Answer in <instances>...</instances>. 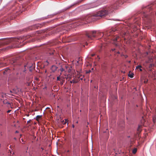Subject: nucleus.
<instances>
[{
    "instance_id": "f257e3e1",
    "label": "nucleus",
    "mask_w": 156,
    "mask_h": 156,
    "mask_svg": "<svg viewBox=\"0 0 156 156\" xmlns=\"http://www.w3.org/2000/svg\"><path fill=\"white\" fill-rule=\"evenodd\" d=\"M123 3L122 0H114L113 1L110 5H107L105 8L100 10L91 16L93 17H103L106 16L109 13L112 12L115 9H117L119 5Z\"/></svg>"
},
{
    "instance_id": "f03ea898",
    "label": "nucleus",
    "mask_w": 156,
    "mask_h": 156,
    "mask_svg": "<svg viewBox=\"0 0 156 156\" xmlns=\"http://www.w3.org/2000/svg\"><path fill=\"white\" fill-rule=\"evenodd\" d=\"M116 29L112 28L108 31L105 32L102 34L100 32L97 33V32L95 30H93L86 32V36L89 39H92L93 38L95 37L96 36L102 37L104 35H106L107 36H112L113 34V33L115 32Z\"/></svg>"
},
{
    "instance_id": "7ed1b4c3",
    "label": "nucleus",
    "mask_w": 156,
    "mask_h": 156,
    "mask_svg": "<svg viewBox=\"0 0 156 156\" xmlns=\"http://www.w3.org/2000/svg\"><path fill=\"white\" fill-rule=\"evenodd\" d=\"M108 39H111L112 40V43L116 47H119L120 49V41H121L120 37L119 36L115 35L111 37H109Z\"/></svg>"
},
{
    "instance_id": "20e7f679",
    "label": "nucleus",
    "mask_w": 156,
    "mask_h": 156,
    "mask_svg": "<svg viewBox=\"0 0 156 156\" xmlns=\"http://www.w3.org/2000/svg\"><path fill=\"white\" fill-rule=\"evenodd\" d=\"M23 59L20 58H12L10 60V63L13 66L20 65L22 62Z\"/></svg>"
},
{
    "instance_id": "39448f33",
    "label": "nucleus",
    "mask_w": 156,
    "mask_h": 156,
    "mask_svg": "<svg viewBox=\"0 0 156 156\" xmlns=\"http://www.w3.org/2000/svg\"><path fill=\"white\" fill-rule=\"evenodd\" d=\"M60 66V70L61 72H65L69 73L71 71V67L67 64H61Z\"/></svg>"
},
{
    "instance_id": "423d86ee",
    "label": "nucleus",
    "mask_w": 156,
    "mask_h": 156,
    "mask_svg": "<svg viewBox=\"0 0 156 156\" xmlns=\"http://www.w3.org/2000/svg\"><path fill=\"white\" fill-rule=\"evenodd\" d=\"M34 65L33 63L28 62L24 66L25 69L23 70V72H25L26 71V68H29L30 71H32L33 69L34 68Z\"/></svg>"
},
{
    "instance_id": "0eeeda50",
    "label": "nucleus",
    "mask_w": 156,
    "mask_h": 156,
    "mask_svg": "<svg viewBox=\"0 0 156 156\" xmlns=\"http://www.w3.org/2000/svg\"><path fill=\"white\" fill-rule=\"evenodd\" d=\"M151 7L152 5H150L145 7H142V9H144L143 10L144 16L146 18L147 16V15L145 13V11H146L147 12L148 11H150L152 9L151 8Z\"/></svg>"
},
{
    "instance_id": "6e6552de",
    "label": "nucleus",
    "mask_w": 156,
    "mask_h": 156,
    "mask_svg": "<svg viewBox=\"0 0 156 156\" xmlns=\"http://www.w3.org/2000/svg\"><path fill=\"white\" fill-rule=\"evenodd\" d=\"M9 43V41H8V39L2 40L0 41V47L4 45L7 44Z\"/></svg>"
},
{
    "instance_id": "1a4fd4ad",
    "label": "nucleus",
    "mask_w": 156,
    "mask_h": 156,
    "mask_svg": "<svg viewBox=\"0 0 156 156\" xmlns=\"http://www.w3.org/2000/svg\"><path fill=\"white\" fill-rule=\"evenodd\" d=\"M84 20L82 19H78L76 20L75 22V23L76 24V25L77 26H78L80 25H83V23H85L84 22Z\"/></svg>"
},
{
    "instance_id": "9d476101",
    "label": "nucleus",
    "mask_w": 156,
    "mask_h": 156,
    "mask_svg": "<svg viewBox=\"0 0 156 156\" xmlns=\"http://www.w3.org/2000/svg\"><path fill=\"white\" fill-rule=\"evenodd\" d=\"M39 27H40L39 24L35 25L34 26L30 27L28 28V30L29 31L33 30H35L36 29H37Z\"/></svg>"
},
{
    "instance_id": "9b49d317",
    "label": "nucleus",
    "mask_w": 156,
    "mask_h": 156,
    "mask_svg": "<svg viewBox=\"0 0 156 156\" xmlns=\"http://www.w3.org/2000/svg\"><path fill=\"white\" fill-rule=\"evenodd\" d=\"M48 53L51 55H54L55 53H56V51L53 49H50Z\"/></svg>"
},
{
    "instance_id": "f8f14e48",
    "label": "nucleus",
    "mask_w": 156,
    "mask_h": 156,
    "mask_svg": "<svg viewBox=\"0 0 156 156\" xmlns=\"http://www.w3.org/2000/svg\"><path fill=\"white\" fill-rule=\"evenodd\" d=\"M57 67L55 66H52L51 68V70L53 72H55L57 69Z\"/></svg>"
},
{
    "instance_id": "ddd939ff",
    "label": "nucleus",
    "mask_w": 156,
    "mask_h": 156,
    "mask_svg": "<svg viewBox=\"0 0 156 156\" xmlns=\"http://www.w3.org/2000/svg\"><path fill=\"white\" fill-rule=\"evenodd\" d=\"M142 126L141 125H139L138 126V128L137 129V133H140L141 131L142 130L141 129V128H142Z\"/></svg>"
},
{
    "instance_id": "4468645a",
    "label": "nucleus",
    "mask_w": 156,
    "mask_h": 156,
    "mask_svg": "<svg viewBox=\"0 0 156 156\" xmlns=\"http://www.w3.org/2000/svg\"><path fill=\"white\" fill-rule=\"evenodd\" d=\"M10 71V70L7 68L5 69V71L3 72V74H7L9 73Z\"/></svg>"
},
{
    "instance_id": "2eb2a0df",
    "label": "nucleus",
    "mask_w": 156,
    "mask_h": 156,
    "mask_svg": "<svg viewBox=\"0 0 156 156\" xmlns=\"http://www.w3.org/2000/svg\"><path fill=\"white\" fill-rule=\"evenodd\" d=\"M133 75L134 74L133 73H130V72L128 74V76L130 78H133Z\"/></svg>"
},
{
    "instance_id": "dca6fc26",
    "label": "nucleus",
    "mask_w": 156,
    "mask_h": 156,
    "mask_svg": "<svg viewBox=\"0 0 156 156\" xmlns=\"http://www.w3.org/2000/svg\"><path fill=\"white\" fill-rule=\"evenodd\" d=\"M142 66H138L136 67V69H139L140 71H142V69H141Z\"/></svg>"
},
{
    "instance_id": "f3484780",
    "label": "nucleus",
    "mask_w": 156,
    "mask_h": 156,
    "mask_svg": "<svg viewBox=\"0 0 156 156\" xmlns=\"http://www.w3.org/2000/svg\"><path fill=\"white\" fill-rule=\"evenodd\" d=\"M41 117H42L41 115H37L36 117V120L37 121H38L39 120V119Z\"/></svg>"
},
{
    "instance_id": "a211bd4d",
    "label": "nucleus",
    "mask_w": 156,
    "mask_h": 156,
    "mask_svg": "<svg viewBox=\"0 0 156 156\" xmlns=\"http://www.w3.org/2000/svg\"><path fill=\"white\" fill-rule=\"evenodd\" d=\"M65 81L64 79L62 78L60 81V84L61 85L63 84V83Z\"/></svg>"
},
{
    "instance_id": "6ab92c4d",
    "label": "nucleus",
    "mask_w": 156,
    "mask_h": 156,
    "mask_svg": "<svg viewBox=\"0 0 156 156\" xmlns=\"http://www.w3.org/2000/svg\"><path fill=\"white\" fill-rule=\"evenodd\" d=\"M128 34L127 33H124L122 34H121V36L122 37H124L125 36H127Z\"/></svg>"
},
{
    "instance_id": "aec40b11",
    "label": "nucleus",
    "mask_w": 156,
    "mask_h": 156,
    "mask_svg": "<svg viewBox=\"0 0 156 156\" xmlns=\"http://www.w3.org/2000/svg\"><path fill=\"white\" fill-rule=\"evenodd\" d=\"M137 150L136 148H134L133 150V151H132L133 153V154H136V152Z\"/></svg>"
},
{
    "instance_id": "412c9836",
    "label": "nucleus",
    "mask_w": 156,
    "mask_h": 156,
    "mask_svg": "<svg viewBox=\"0 0 156 156\" xmlns=\"http://www.w3.org/2000/svg\"><path fill=\"white\" fill-rule=\"evenodd\" d=\"M72 133L73 137H74L75 133V130L74 129H73L72 130Z\"/></svg>"
},
{
    "instance_id": "4be33fe9",
    "label": "nucleus",
    "mask_w": 156,
    "mask_h": 156,
    "mask_svg": "<svg viewBox=\"0 0 156 156\" xmlns=\"http://www.w3.org/2000/svg\"><path fill=\"white\" fill-rule=\"evenodd\" d=\"M70 82L71 83H76L77 82L75 80H73L72 81H70Z\"/></svg>"
},
{
    "instance_id": "5701e85b",
    "label": "nucleus",
    "mask_w": 156,
    "mask_h": 156,
    "mask_svg": "<svg viewBox=\"0 0 156 156\" xmlns=\"http://www.w3.org/2000/svg\"><path fill=\"white\" fill-rule=\"evenodd\" d=\"M156 120V115L154 117H153V121L154 123L155 122Z\"/></svg>"
},
{
    "instance_id": "b1692460",
    "label": "nucleus",
    "mask_w": 156,
    "mask_h": 156,
    "mask_svg": "<svg viewBox=\"0 0 156 156\" xmlns=\"http://www.w3.org/2000/svg\"><path fill=\"white\" fill-rule=\"evenodd\" d=\"M61 77L59 76H58L57 78V81H60L61 80Z\"/></svg>"
},
{
    "instance_id": "393cba45",
    "label": "nucleus",
    "mask_w": 156,
    "mask_h": 156,
    "mask_svg": "<svg viewBox=\"0 0 156 156\" xmlns=\"http://www.w3.org/2000/svg\"><path fill=\"white\" fill-rule=\"evenodd\" d=\"M82 0H82V1H80V2H78L77 3H75V4H74L73 5H72V6H71V7L72 6H73V5H77V4H78L79 3V2H81Z\"/></svg>"
},
{
    "instance_id": "a878e982",
    "label": "nucleus",
    "mask_w": 156,
    "mask_h": 156,
    "mask_svg": "<svg viewBox=\"0 0 156 156\" xmlns=\"http://www.w3.org/2000/svg\"><path fill=\"white\" fill-rule=\"evenodd\" d=\"M115 55H116L117 54H119L120 53V52L119 51H117V52H116V51H115Z\"/></svg>"
},
{
    "instance_id": "bb28decb",
    "label": "nucleus",
    "mask_w": 156,
    "mask_h": 156,
    "mask_svg": "<svg viewBox=\"0 0 156 156\" xmlns=\"http://www.w3.org/2000/svg\"><path fill=\"white\" fill-rule=\"evenodd\" d=\"M115 48H114V49H112L111 50V51H115Z\"/></svg>"
},
{
    "instance_id": "cd10ccee",
    "label": "nucleus",
    "mask_w": 156,
    "mask_h": 156,
    "mask_svg": "<svg viewBox=\"0 0 156 156\" xmlns=\"http://www.w3.org/2000/svg\"><path fill=\"white\" fill-rule=\"evenodd\" d=\"M6 104H8V105H9V106H11V103H9V102H7L6 103Z\"/></svg>"
},
{
    "instance_id": "c85d7f7f",
    "label": "nucleus",
    "mask_w": 156,
    "mask_h": 156,
    "mask_svg": "<svg viewBox=\"0 0 156 156\" xmlns=\"http://www.w3.org/2000/svg\"><path fill=\"white\" fill-rule=\"evenodd\" d=\"M31 121V120H29L27 122V124L29 123Z\"/></svg>"
},
{
    "instance_id": "c756f323",
    "label": "nucleus",
    "mask_w": 156,
    "mask_h": 156,
    "mask_svg": "<svg viewBox=\"0 0 156 156\" xmlns=\"http://www.w3.org/2000/svg\"><path fill=\"white\" fill-rule=\"evenodd\" d=\"M124 56L125 58H126L128 57V56L126 55H124Z\"/></svg>"
},
{
    "instance_id": "7c9ffc66",
    "label": "nucleus",
    "mask_w": 156,
    "mask_h": 156,
    "mask_svg": "<svg viewBox=\"0 0 156 156\" xmlns=\"http://www.w3.org/2000/svg\"><path fill=\"white\" fill-rule=\"evenodd\" d=\"M11 110H8L7 111V113H9L11 111Z\"/></svg>"
},
{
    "instance_id": "2f4dec72",
    "label": "nucleus",
    "mask_w": 156,
    "mask_h": 156,
    "mask_svg": "<svg viewBox=\"0 0 156 156\" xmlns=\"http://www.w3.org/2000/svg\"><path fill=\"white\" fill-rule=\"evenodd\" d=\"M147 80L146 81V80H145L144 81V83H147Z\"/></svg>"
},
{
    "instance_id": "473e14b6",
    "label": "nucleus",
    "mask_w": 156,
    "mask_h": 156,
    "mask_svg": "<svg viewBox=\"0 0 156 156\" xmlns=\"http://www.w3.org/2000/svg\"><path fill=\"white\" fill-rule=\"evenodd\" d=\"M95 55V54H92L91 55V56H92V57H93L94 56V55Z\"/></svg>"
},
{
    "instance_id": "72a5a7b5",
    "label": "nucleus",
    "mask_w": 156,
    "mask_h": 156,
    "mask_svg": "<svg viewBox=\"0 0 156 156\" xmlns=\"http://www.w3.org/2000/svg\"><path fill=\"white\" fill-rule=\"evenodd\" d=\"M73 147L75 148V144H73Z\"/></svg>"
},
{
    "instance_id": "f704fd0d",
    "label": "nucleus",
    "mask_w": 156,
    "mask_h": 156,
    "mask_svg": "<svg viewBox=\"0 0 156 156\" xmlns=\"http://www.w3.org/2000/svg\"><path fill=\"white\" fill-rule=\"evenodd\" d=\"M124 55L123 54H121V56H124Z\"/></svg>"
},
{
    "instance_id": "c9c22d12",
    "label": "nucleus",
    "mask_w": 156,
    "mask_h": 156,
    "mask_svg": "<svg viewBox=\"0 0 156 156\" xmlns=\"http://www.w3.org/2000/svg\"><path fill=\"white\" fill-rule=\"evenodd\" d=\"M72 127L73 128H74L75 127V126L74 125H73Z\"/></svg>"
},
{
    "instance_id": "e433bc0d",
    "label": "nucleus",
    "mask_w": 156,
    "mask_h": 156,
    "mask_svg": "<svg viewBox=\"0 0 156 156\" xmlns=\"http://www.w3.org/2000/svg\"><path fill=\"white\" fill-rule=\"evenodd\" d=\"M66 122H65L64 123V124H66Z\"/></svg>"
},
{
    "instance_id": "4c0bfd02",
    "label": "nucleus",
    "mask_w": 156,
    "mask_h": 156,
    "mask_svg": "<svg viewBox=\"0 0 156 156\" xmlns=\"http://www.w3.org/2000/svg\"><path fill=\"white\" fill-rule=\"evenodd\" d=\"M21 140H22V141L23 142H24V141H23V139H21Z\"/></svg>"
},
{
    "instance_id": "58836bf2",
    "label": "nucleus",
    "mask_w": 156,
    "mask_h": 156,
    "mask_svg": "<svg viewBox=\"0 0 156 156\" xmlns=\"http://www.w3.org/2000/svg\"><path fill=\"white\" fill-rule=\"evenodd\" d=\"M80 79L81 80H83V77L81 78H80Z\"/></svg>"
},
{
    "instance_id": "ea45409f",
    "label": "nucleus",
    "mask_w": 156,
    "mask_h": 156,
    "mask_svg": "<svg viewBox=\"0 0 156 156\" xmlns=\"http://www.w3.org/2000/svg\"><path fill=\"white\" fill-rule=\"evenodd\" d=\"M14 140H16V137H14Z\"/></svg>"
},
{
    "instance_id": "a19ab883",
    "label": "nucleus",
    "mask_w": 156,
    "mask_h": 156,
    "mask_svg": "<svg viewBox=\"0 0 156 156\" xmlns=\"http://www.w3.org/2000/svg\"><path fill=\"white\" fill-rule=\"evenodd\" d=\"M41 149H42V150H43L44 149L43 148H42H42H41Z\"/></svg>"
},
{
    "instance_id": "79ce46f5",
    "label": "nucleus",
    "mask_w": 156,
    "mask_h": 156,
    "mask_svg": "<svg viewBox=\"0 0 156 156\" xmlns=\"http://www.w3.org/2000/svg\"><path fill=\"white\" fill-rule=\"evenodd\" d=\"M99 52H100L101 51V50H99Z\"/></svg>"
},
{
    "instance_id": "37998d69",
    "label": "nucleus",
    "mask_w": 156,
    "mask_h": 156,
    "mask_svg": "<svg viewBox=\"0 0 156 156\" xmlns=\"http://www.w3.org/2000/svg\"><path fill=\"white\" fill-rule=\"evenodd\" d=\"M16 133H18V131H16Z\"/></svg>"
},
{
    "instance_id": "c03bdc74",
    "label": "nucleus",
    "mask_w": 156,
    "mask_h": 156,
    "mask_svg": "<svg viewBox=\"0 0 156 156\" xmlns=\"http://www.w3.org/2000/svg\"><path fill=\"white\" fill-rule=\"evenodd\" d=\"M124 40H126V38H124Z\"/></svg>"
},
{
    "instance_id": "a18cd8bd",
    "label": "nucleus",
    "mask_w": 156,
    "mask_h": 156,
    "mask_svg": "<svg viewBox=\"0 0 156 156\" xmlns=\"http://www.w3.org/2000/svg\"><path fill=\"white\" fill-rule=\"evenodd\" d=\"M130 62V61H129V62Z\"/></svg>"
}]
</instances>
